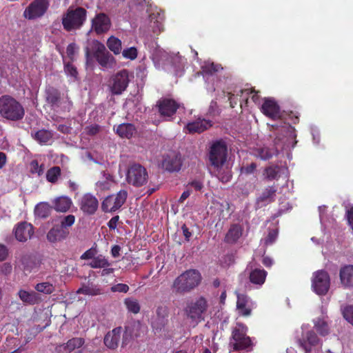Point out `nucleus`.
<instances>
[{
    "label": "nucleus",
    "mask_w": 353,
    "mask_h": 353,
    "mask_svg": "<svg viewBox=\"0 0 353 353\" xmlns=\"http://www.w3.org/2000/svg\"><path fill=\"white\" fill-rule=\"evenodd\" d=\"M85 54L87 65H91L94 59L102 68H112L116 65L115 58L105 45L97 40H94L90 48H85Z\"/></svg>",
    "instance_id": "f257e3e1"
},
{
    "label": "nucleus",
    "mask_w": 353,
    "mask_h": 353,
    "mask_svg": "<svg viewBox=\"0 0 353 353\" xmlns=\"http://www.w3.org/2000/svg\"><path fill=\"white\" fill-rule=\"evenodd\" d=\"M201 279L197 270H186L174 279L172 286L173 292L176 294L189 292L200 284Z\"/></svg>",
    "instance_id": "f03ea898"
},
{
    "label": "nucleus",
    "mask_w": 353,
    "mask_h": 353,
    "mask_svg": "<svg viewBox=\"0 0 353 353\" xmlns=\"http://www.w3.org/2000/svg\"><path fill=\"white\" fill-rule=\"evenodd\" d=\"M248 327L241 322H237L232 328L230 338V345L234 351H251L254 343L252 339L248 336Z\"/></svg>",
    "instance_id": "7ed1b4c3"
},
{
    "label": "nucleus",
    "mask_w": 353,
    "mask_h": 353,
    "mask_svg": "<svg viewBox=\"0 0 353 353\" xmlns=\"http://www.w3.org/2000/svg\"><path fill=\"white\" fill-rule=\"evenodd\" d=\"M0 115L7 120L18 121L24 117L25 110L17 99L6 94L0 97Z\"/></svg>",
    "instance_id": "20e7f679"
},
{
    "label": "nucleus",
    "mask_w": 353,
    "mask_h": 353,
    "mask_svg": "<svg viewBox=\"0 0 353 353\" xmlns=\"http://www.w3.org/2000/svg\"><path fill=\"white\" fill-rule=\"evenodd\" d=\"M209 305L207 299L201 296L186 303L183 309L186 317L192 323L198 324L205 320Z\"/></svg>",
    "instance_id": "39448f33"
},
{
    "label": "nucleus",
    "mask_w": 353,
    "mask_h": 353,
    "mask_svg": "<svg viewBox=\"0 0 353 353\" xmlns=\"http://www.w3.org/2000/svg\"><path fill=\"white\" fill-rule=\"evenodd\" d=\"M87 11L82 7L69 8L63 15L61 22L67 32L79 29L86 20Z\"/></svg>",
    "instance_id": "423d86ee"
},
{
    "label": "nucleus",
    "mask_w": 353,
    "mask_h": 353,
    "mask_svg": "<svg viewBox=\"0 0 353 353\" xmlns=\"http://www.w3.org/2000/svg\"><path fill=\"white\" fill-rule=\"evenodd\" d=\"M228 157V148L223 141H216L212 143L210 148L208 159L210 164L216 170L222 168L226 162Z\"/></svg>",
    "instance_id": "0eeeda50"
},
{
    "label": "nucleus",
    "mask_w": 353,
    "mask_h": 353,
    "mask_svg": "<svg viewBox=\"0 0 353 353\" xmlns=\"http://www.w3.org/2000/svg\"><path fill=\"white\" fill-rule=\"evenodd\" d=\"M46 101L54 109L60 108L63 110H70L72 105V101L68 97L64 99L61 92L53 86H48L45 90Z\"/></svg>",
    "instance_id": "6e6552de"
},
{
    "label": "nucleus",
    "mask_w": 353,
    "mask_h": 353,
    "mask_svg": "<svg viewBox=\"0 0 353 353\" xmlns=\"http://www.w3.org/2000/svg\"><path fill=\"white\" fill-rule=\"evenodd\" d=\"M148 179L146 169L139 163H134L128 168L126 180L129 184L135 187L145 185Z\"/></svg>",
    "instance_id": "1a4fd4ad"
},
{
    "label": "nucleus",
    "mask_w": 353,
    "mask_h": 353,
    "mask_svg": "<svg viewBox=\"0 0 353 353\" xmlns=\"http://www.w3.org/2000/svg\"><path fill=\"white\" fill-rule=\"evenodd\" d=\"M128 192L121 190L116 194L106 196L101 203V210L104 212H114L119 210L125 203Z\"/></svg>",
    "instance_id": "9d476101"
},
{
    "label": "nucleus",
    "mask_w": 353,
    "mask_h": 353,
    "mask_svg": "<svg viewBox=\"0 0 353 353\" xmlns=\"http://www.w3.org/2000/svg\"><path fill=\"white\" fill-rule=\"evenodd\" d=\"M130 82L129 72L123 69L114 74L109 83L110 91L113 95L121 94L128 88Z\"/></svg>",
    "instance_id": "9b49d317"
},
{
    "label": "nucleus",
    "mask_w": 353,
    "mask_h": 353,
    "mask_svg": "<svg viewBox=\"0 0 353 353\" xmlns=\"http://www.w3.org/2000/svg\"><path fill=\"white\" fill-rule=\"evenodd\" d=\"M50 6L49 0H33L25 9L23 17L28 20L42 17Z\"/></svg>",
    "instance_id": "f8f14e48"
},
{
    "label": "nucleus",
    "mask_w": 353,
    "mask_h": 353,
    "mask_svg": "<svg viewBox=\"0 0 353 353\" xmlns=\"http://www.w3.org/2000/svg\"><path fill=\"white\" fill-rule=\"evenodd\" d=\"M330 285L329 274L325 270H318L313 274L312 286L314 291L319 295L325 294Z\"/></svg>",
    "instance_id": "ddd939ff"
},
{
    "label": "nucleus",
    "mask_w": 353,
    "mask_h": 353,
    "mask_svg": "<svg viewBox=\"0 0 353 353\" xmlns=\"http://www.w3.org/2000/svg\"><path fill=\"white\" fill-rule=\"evenodd\" d=\"M79 205L83 214L93 215L98 210L99 201L94 195L90 193H86L79 200Z\"/></svg>",
    "instance_id": "4468645a"
},
{
    "label": "nucleus",
    "mask_w": 353,
    "mask_h": 353,
    "mask_svg": "<svg viewBox=\"0 0 353 353\" xmlns=\"http://www.w3.org/2000/svg\"><path fill=\"white\" fill-rule=\"evenodd\" d=\"M168 308L159 305L156 310V315L152 319L151 325L155 332H161L168 323Z\"/></svg>",
    "instance_id": "2eb2a0df"
},
{
    "label": "nucleus",
    "mask_w": 353,
    "mask_h": 353,
    "mask_svg": "<svg viewBox=\"0 0 353 353\" xmlns=\"http://www.w3.org/2000/svg\"><path fill=\"white\" fill-rule=\"evenodd\" d=\"M110 26V19L104 13L97 14L92 21V28L97 34L108 32Z\"/></svg>",
    "instance_id": "dca6fc26"
},
{
    "label": "nucleus",
    "mask_w": 353,
    "mask_h": 353,
    "mask_svg": "<svg viewBox=\"0 0 353 353\" xmlns=\"http://www.w3.org/2000/svg\"><path fill=\"white\" fill-rule=\"evenodd\" d=\"M157 107L161 116L170 117L176 113L179 105L173 99H163L157 102Z\"/></svg>",
    "instance_id": "f3484780"
},
{
    "label": "nucleus",
    "mask_w": 353,
    "mask_h": 353,
    "mask_svg": "<svg viewBox=\"0 0 353 353\" xmlns=\"http://www.w3.org/2000/svg\"><path fill=\"white\" fill-rule=\"evenodd\" d=\"M339 279L343 289H353V265L346 264L341 267Z\"/></svg>",
    "instance_id": "a211bd4d"
},
{
    "label": "nucleus",
    "mask_w": 353,
    "mask_h": 353,
    "mask_svg": "<svg viewBox=\"0 0 353 353\" xmlns=\"http://www.w3.org/2000/svg\"><path fill=\"white\" fill-rule=\"evenodd\" d=\"M34 234V228L32 224L23 221L19 223L14 228V235L17 241L26 242Z\"/></svg>",
    "instance_id": "6ab92c4d"
},
{
    "label": "nucleus",
    "mask_w": 353,
    "mask_h": 353,
    "mask_svg": "<svg viewBox=\"0 0 353 353\" xmlns=\"http://www.w3.org/2000/svg\"><path fill=\"white\" fill-rule=\"evenodd\" d=\"M261 112L272 119H278L281 117L280 107L274 99H265L261 106Z\"/></svg>",
    "instance_id": "aec40b11"
},
{
    "label": "nucleus",
    "mask_w": 353,
    "mask_h": 353,
    "mask_svg": "<svg viewBox=\"0 0 353 353\" xmlns=\"http://www.w3.org/2000/svg\"><path fill=\"white\" fill-rule=\"evenodd\" d=\"M85 343V339L82 337H73L66 343L57 345L55 347L57 353H70L76 349L81 347Z\"/></svg>",
    "instance_id": "412c9836"
},
{
    "label": "nucleus",
    "mask_w": 353,
    "mask_h": 353,
    "mask_svg": "<svg viewBox=\"0 0 353 353\" xmlns=\"http://www.w3.org/2000/svg\"><path fill=\"white\" fill-rule=\"evenodd\" d=\"M182 163L180 155L171 153L164 157L162 167L168 172H177L181 169Z\"/></svg>",
    "instance_id": "4be33fe9"
},
{
    "label": "nucleus",
    "mask_w": 353,
    "mask_h": 353,
    "mask_svg": "<svg viewBox=\"0 0 353 353\" xmlns=\"http://www.w3.org/2000/svg\"><path fill=\"white\" fill-rule=\"evenodd\" d=\"M277 189L275 186L271 185L265 188L261 194L256 199V204L259 208L262 205L271 203L275 201Z\"/></svg>",
    "instance_id": "5701e85b"
},
{
    "label": "nucleus",
    "mask_w": 353,
    "mask_h": 353,
    "mask_svg": "<svg viewBox=\"0 0 353 353\" xmlns=\"http://www.w3.org/2000/svg\"><path fill=\"white\" fill-rule=\"evenodd\" d=\"M212 126L211 121L205 119H198L188 123L185 128L190 134L201 133Z\"/></svg>",
    "instance_id": "b1692460"
},
{
    "label": "nucleus",
    "mask_w": 353,
    "mask_h": 353,
    "mask_svg": "<svg viewBox=\"0 0 353 353\" xmlns=\"http://www.w3.org/2000/svg\"><path fill=\"white\" fill-rule=\"evenodd\" d=\"M243 228L238 223L232 224L227 232L224 241L228 244H234L241 237Z\"/></svg>",
    "instance_id": "393cba45"
},
{
    "label": "nucleus",
    "mask_w": 353,
    "mask_h": 353,
    "mask_svg": "<svg viewBox=\"0 0 353 353\" xmlns=\"http://www.w3.org/2000/svg\"><path fill=\"white\" fill-rule=\"evenodd\" d=\"M121 327H116L104 337V344L110 349H116L121 339Z\"/></svg>",
    "instance_id": "a878e982"
},
{
    "label": "nucleus",
    "mask_w": 353,
    "mask_h": 353,
    "mask_svg": "<svg viewBox=\"0 0 353 353\" xmlns=\"http://www.w3.org/2000/svg\"><path fill=\"white\" fill-rule=\"evenodd\" d=\"M69 234V232L63 229L59 225H54L47 234V239L50 243H55L65 239Z\"/></svg>",
    "instance_id": "bb28decb"
},
{
    "label": "nucleus",
    "mask_w": 353,
    "mask_h": 353,
    "mask_svg": "<svg viewBox=\"0 0 353 353\" xmlns=\"http://www.w3.org/2000/svg\"><path fill=\"white\" fill-rule=\"evenodd\" d=\"M53 208L59 212H68L72 205V199L66 196H61L57 197L52 201Z\"/></svg>",
    "instance_id": "cd10ccee"
},
{
    "label": "nucleus",
    "mask_w": 353,
    "mask_h": 353,
    "mask_svg": "<svg viewBox=\"0 0 353 353\" xmlns=\"http://www.w3.org/2000/svg\"><path fill=\"white\" fill-rule=\"evenodd\" d=\"M19 299L26 305H35L40 302L41 297L34 291L28 292L25 290H20L18 292Z\"/></svg>",
    "instance_id": "c85d7f7f"
},
{
    "label": "nucleus",
    "mask_w": 353,
    "mask_h": 353,
    "mask_svg": "<svg viewBox=\"0 0 353 353\" xmlns=\"http://www.w3.org/2000/svg\"><path fill=\"white\" fill-rule=\"evenodd\" d=\"M137 129L132 123H123L119 125L116 133L121 138L130 139L136 133Z\"/></svg>",
    "instance_id": "c756f323"
},
{
    "label": "nucleus",
    "mask_w": 353,
    "mask_h": 353,
    "mask_svg": "<svg viewBox=\"0 0 353 353\" xmlns=\"http://www.w3.org/2000/svg\"><path fill=\"white\" fill-rule=\"evenodd\" d=\"M267 276V272L263 269L255 268L250 273L249 279L252 283L255 285H263Z\"/></svg>",
    "instance_id": "7c9ffc66"
},
{
    "label": "nucleus",
    "mask_w": 353,
    "mask_h": 353,
    "mask_svg": "<svg viewBox=\"0 0 353 353\" xmlns=\"http://www.w3.org/2000/svg\"><path fill=\"white\" fill-rule=\"evenodd\" d=\"M253 155L263 161H267L271 159L274 154V150L266 146L258 147L253 150Z\"/></svg>",
    "instance_id": "2f4dec72"
},
{
    "label": "nucleus",
    "mask_w": 353,
    "mask_h": 353,
    "mask_svg": "<svg viewBox=\"0 0 353 353\" xmlns=\"http://www.w3.org/2000/svg\"><path fill=\"white\" fill-rule=\"evenodd\" d=\"M77 293L90 296H96L102 294L103 292L98 285L92 283L88 285H83L77 291Z\"/></svg>",
    "instance_id": "473e14b6"
},
{
    "label": "nucleus",
    "mask_w": 353,
    "mask_h": 353,
    "mask_svg": "<svg viewBox=\"0 0 353 353\" xmlns=\"http://www.w3.org/2000/svg\"><path fill=\"white\" fill-rule=\"evenodd\" d=\"M52 133L47 130H39L33 135V138L41 144H46L52 138Z\"/></svg>",
    "instance_id": "72a5a7b5"
},
{
    "label": "nucleus",
    "mask_w": 353,
    "mask_h": 353,
    "mask_svg": "<svg viewBox=\"0 0 353 353\" xmlns=\"http://www.w3.org/2000/svg\"><path fill=\"white\" fill-rule=\"evenodd\" d=\"M88 265L92 268H102L109 267L110 263L103 255L99 254L88 263Z\"/></svg>",
    "instance_id": "f704fd0d"
},
{
    "label": "nucleus",
    "mask_w": 353,
    "mask_h": 353,
    "mask_svg": "<svg viewBox=\"0 0 353 353\" xmlns=\"http://www.w3.org/2000/svg\"><path fill=\"white\" fill-rule=\"evenodd\" d=\"M107 46L114 54H119L121 52L122 43L118 38L111 36L107 41Z\"/></svg>",
    "instance_id": "c9c22d12"
},
{
    "label": "nucleus",
    "mask_w": 353,
    "mask_h": 353,
    "mask_svg": "<svg viewBox=\"0 0 353 353\" xmlns=\"http://www.w3.org/2000/svg\"><path fill=\"white\" fill-rule=\"evenodd\" d=\"M61 175V170L59 166H53L46 172V180L51 183H57Z\"/></svg>",
    "instance_id": "e433bc0d"
},
{
    "label": "nucleus",
    "mask_w": 353,
    "mask_h": 353,
    "mask_svg": "<svg viewBox=\"0 0 353 353\" xmlns=\"http://www.w3.org/2000/svg\"><path fill=\"white\" fill-rule=\"evenodd\" d=\"M35 214L40 218H47L50 214V207L48 203L41 202L34 209Z\"/></svg>",
    "instance_id": "4c0bfd02"
},
{
    "label": "nucleus",
    "mask_w": 353,
    "mask_h": 353,
    "mask_svg": "<svg viewBox=\"0 0 353 353\" xmlns=\"http://www.w3.org/2000/svg\"><path fill=\"white\" fill-rule=\"evenodd\" d=\"M124 304L128 310L133 314H138L140 312L139 301L134 298H127L124 300Z\"/></svg>",
    "instance_id": "58836bf2"
},
{
    "label": "nucleus",
    "mask_w": 353,
    "mask_h": 353,
    "mask_svg": "<svg viewBox=\"0 0 353 353\" xmlns=\"http://www.w3.org/2000/svg\"><path fill=\"white\" fill-rule=\"evenodd\" d=\"M265 178L268 181L277 179L279 176V167L278 165H270L265 168L264 170Z\"/></svg>",
    "instance_id": "ea45409f"
},
{
    "label": "nucleus",
    "mask_w": 353,
    "mask_h": 353,
    "mask_svg": "<svg viewBox=\"0 0 353 353\" xmlns=\"http://www.w3.org/2000/svg\"><path fill=\"white\" fill-rule=\"evenodd\" d=\"M314 327L321 335L326 336L329 333V327L326 321L323 319H319L314 323Z\"/></svg>",
    "instance_id": "a19ab883"
},
{
    "label": "nucleus",
    "mask_w": 353,
    "mask_h": 353,
    "mask_svg": "<svg viewBox=\"0 0 353 353\" xmlns=\"http://www.w3.org/2000/svg\"><path fill=\"white\" fill-rule=\"evenodd\" d=\"M35 290L37 292H42L46 294H50L54 291V287L48 282L40 283L36 285Z\"/></svg>",
    "instance_id": "79ce46f5"
},
{
    "label": "nucleus",
    "mask_w": 353,
    "mask_h": 353,
    "mask_svg": "<svg viewBox=\"0 0 353 353\" xmlns=\"http://www.w3.org/2000/svg\"><path fill=\"white\" fill-rule=\"evenodd\" d=\"M259 92L255 91L253 88H246L242 89L239 90V93L236 94V96H242L243 94H246L247 95L252 94V100L255 104H259L260 103V96L259 95Z\"/></svg>",
    "instance_id": "37998d69"
},
{
    "label": "nucleus",
    "mask_w": 353,
    "mask_h": 353,
    "mask_svg": "<svg viewBox=\"0 0 353 353\" xmlns=\"http://www.w3.org/2000/svg\"><path fill=\"white\" fill-rule=\"evenodd\" d=\"M222 69L223 68L221 66V65L211 63L203 66L202 72L205 74H212Z\"/></svg>",
    "instance_id": "c03bdc74"
},
{
    "label": "nucleus",
    "mask_w": 353,
    "mask_h": 353,
    "mask_svg": "<svg viewBox=\"0 0 353 353\" xmlns=\"http://www.w3.org/2000/svg\"><path fill=\"white\" fill-rule=\"evenodd\" d=\"M122 55L125 59H128L130 60H134L137 57L138 51L135 47H130V48L124 49L122 51Z\"/></svg>",
    "instance_id": "a18cd8bd"
},
{
    "label": "nucleus",
    "mask_w": 353,
    "mask_h": 353,
    "mask_svg": "<svg viewBox=\"0 0 353 353\" xmlns=\"http://www.w3.org/2000/svg\"><path fill=\"white\" fill-rule=\"evenodd\" d=\"M30 171L32 174H37L38 176L43 174V165H39L37 160H32L30 163Z\"/></svg>",
    "instance_id": "49530a36"
},
{
    "label": "nucleus",
    "mask_w": 353,
    "mask_h": 353,
    "mask_svg": "<svg viewBox=\"0 0 353 353\" xmlns=\"http://www.w3.org/2000/svg\"><path fill=\"white\" fill-rule=\"evenodd\" d=\"M74 221L75 216L73 214H68L61 219V225L59 226L65 230L66 228L71 227L74 223Z\"/></svg>",
    "instance_id": "de8ad7c7"
},
{
    "label": "nucleus",
    "mask_w": 353,
    "mask_h": 353,
    "mask_svg": "<svg viewBox=\"0 0 353 353\" xmlns=\"http://www.w3.org/2000/svg\"><path fill=\"white\" fill-rule=\"evenodd\" d=\"M222 168L219 169V170H216L217 172V177L218 179L222 182V183H228L229 181H230L232 175L230 170H221Z\"/></svg>",
    "instance_id": "09e8293b"
},
{
    "label": "nucleus",
    "mask_w": 353,
    "mask_h": 353,
    "mask_svg": "<svg viewBox=\"0 0 353 353\" xmlns=\"http://www.w3.org/2000/svg\"><path fill=\"white\" fill-rule=\"evenodd\" d=\"M64 70L67 74L71 76L74 79H77L78 72L77 68L72 63H68L65 64Z\"/></svg>",
    "instance_id": "8fccbe9b"
},
{
    "label": "nucleus",
    "mask_w": 353,
    "mask_h": 353,
    "mask_svg": "<svg viewBox=\"0 0 353 353\" xmlns=\"http://www.w3.org/2000/svg\"><path fill=\"white\" fill-rule=\"evenodd\" d=\"M278 236V232L276 230H270L267 237L265 239V244L266 245H272L275 242Z\"/></svg>",
    "instance_id": "3c124183"
},
{
    "label": "nucleus",
    "mask_w": 353,
    "mask_h": 353,
    "mask_svg": "<svg viewBox=\"0 0 353 353\" xmlns=\"http://www.w3.org/2000/svg\"><path fill=\"white\" fill-rule=\"evenodd\" d=\"M159 53L160 54L159 61H161L163 63H165V62H168L172 64L173 63V59L175 58L174 57L166 52L165 51L159 50Z\"/></svg>",
    "instance_id": "603ef678"
},
{
    "label": "nucleus",
    "mask_w": 353,
    "mask_h": 353,
    "mask_svg": "<svg viewBox=\"0 0 353 353\" xmlns=\"http://www.w3.org/2000/svg\"><path fill=\"white\" fill-rule=\"evenodd\" d=\"M306 339L310 345H316L319 343V338L314 331H308L306 333Z\"/></svg>",
    "instance_id": "864d4df0"
},
{
    "label": "nucleus",
    "mask_w": 353,
    "mask_h": 353,
    "mask_svg": "<svg viewBox=\"0 0 353 353\" xmlns=\"http://www.w3.org/2000/svg\"><path fill=\"white\" fill-rule=\"evenodd\" d=\"M344 318L353 325V306L350 305L346 307L343 310Z\"/></svg>",
    "instance_id": "5fc2aeb1"
},
{
    "label": "nucleus",
    "mask_w": 353,
    "mask_h": 353,
    "mask_svg": "<svg viewBox=\"0 0 353 353\" xmlns=\"http://www.w3.org/2000/svg\"><path fill=\"white\" fill-rule=\"evenodd\" d=\"M129 290V286L124 283H118L111 287V291L113 292H123L126 293Z\"/></svg>",
    "instance_id": "6e6d98bb"
},
{
    "label": "nucleus",
    "mask_w": 353,
    "mask_h": 353,
    "mask_svg": "<svg viewBox=\"0 0 353 353\" xmlns=\"http://www.w3.org/2000/svg\"><path fill=\"white\" fill-rule=\"evenodd\" d=\"M248 297L245 294H239L237 295L236 307H243L247 305Z\"/></svg>",
    "instance_id": "4d7b16f0"
},
{
    "label": "nucleus",
    "mask_w": 353,
    "mask_h": 353,
    "mask_svg": "<svg viewBox=\"0 0 353 353\" xmlns=\"http://www.w3.org/2000/svg\"><path fill=\"white\" fill-rule=\"evenodd\" d=\"M77 50L76 44L74 43H70L66 48V53L68 57L72 61Z\"/></svg>",
    "instance_id": "13d9d810"
},
{
    "label": "nucleus",
    "mask_w": 353,
    "mask_h": 353,
    "mask_svg": "<svg viewBox=\"0 0 353 353\" xmlns=\"http://www.w3.org/2000/svg\"><path fill=\"white\" fill-rule=\"evenodd\" d=\"M100 129H101L100 125H99L97 124L88 126L85 128L88 134L92 135V136L95 135L97 133H99L100 131Z\"/></svg>",
    "instance_id": "bf43d9fd"
},
{
    "label": "nucleus",
    "mask_w": 353,
    "mask_h": 353,
    "mask_svg": "<svg viewBox=\"0 0 353 353\" xmlns=\"http://www.w3.org/2000/svg\"><path fill=\"white\" fill-rule=\"evenodd\" d=\"M96 251L95 250H93L92 248H90L88 250H86L81 256V259L82 260H87V259H92L95 257Z\"/></svg>",
    "instance_id": "052dcab7"
},
{
    "label": "nucleus",
    "mask_w": 353,
    "mask_h": 353,
    "mask_svg": "<svg viewBox=\"0 0 353 353\" xmlns=\"http://www.w3.org/2000/svg\"><path fill=\"white\" fill-rule=\"evenodd\" d=\"M181 230L183 235L185 237V239L187 242L190 241V238L192 236V232L190 231L189 228L187 227L185 224L182 225L181 226Z\"/></svg>",
    "instance_id": "680f3d73"
},
{
    "label": "nucleus",
    "mask_w": 353,
    "mask_h": 353,
    "mask_svg": "<svg viewBox=\"0 0 353 353\" xmlns=\"http://www.w3.org/2000/svg\"><path fill=\"white\" fill-rule=\"evenodd\" d=\"M119 220V216L116 215L108 221V226L110 228V230H115L117 228Z\"/></svg>",
    "instance_id": "e2e57ef3"
},
{
    "label": "nucleus",
    "mask_w": 353,
    "mask_h": 353,
    "mask_svg": "<svg viewBox=\"0 0 353 353\" xmlns=\"http://www.w3.org/2000/svg\"><path fill=\"white\" fill-rule=\"evenodd\" d=\"M346 219L349 225L353 230V207H351L348 210H347Z\"/></svg>",
    "instance_id": "0e129e2a"
},
{
    "label": "nucleus",
    "mask_w": 353,
    "mask_h": 353,
    "mask_svg": "<svg viewBox=\"0 0 353 353\" xmlns=\"http://www.w3.org/2000/svg\"><path fill=\"white\" fill-rule=\"evenodd\" d=\"M8 255V250L3 244H0V261H3L6 259Z\"/></svg>",
    "instance_id": "69168bd1"
},
{
    "label": "nucleus",
    "mask_w": 353,
    "mask_h": 353,
    "mask_svg": "<svg viewBox=\"0 0 353 353\" xmlns=\"http://www.w3.org/2000/svg\"><path fill=\"white\" fill-rule=\"evenodd\" d=\"M256 168V164L255 163H252L249 165L243 168V171L246 174H250L254 173Z\"/></svg>",
    "instance_id": "338daca9"
},
{
    "label": "nucleus",
    "mask_w": 353,
    "mask_h": 353,
    "mask_svg": "<svg viewBox=\"0 0 353 353\" xmlns=\"http://www.w3.org/2000/svg\"><path fill=\"white\" fill-rule=\"evenodd\" d=\"M163 30V25L161 22L157 20L154 22V26H152V31L154 34L158 35Z\"/></svg>",
    "instance_id": "774afa93"
}]
</instances>
